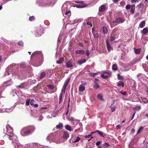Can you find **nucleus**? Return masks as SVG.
Returning <instances> with one entry per match:
<instances>
[{
  "label": "nucleus",
  "instance_id": "3c124183",
  "mask_svg": "<svg viewBox=\"0 0 148 148\" xmlns=\"http://www.w3.org/2000/svg\"><path fill=\"white\" fill-rule=\"evenodd\" d=\"M70 12L71 11L69 10L66 11V12L65 13V14L66 15H68L69 14Z\"/></svg>",
  "mask_w": 148,
  "mask_h": 148
},
{
  "label": "nucleus",
  "instance_id": "f8f14e48",
  "mask_svg": "<svg viewBox=\"0 0 148 148\" xmlns=\"http://www.w3.org/2000/svg\"><path fill=\"white\" fill-rule=\"evenodd\" d=\"M124 82L121 81H119L117 83V85L119 86H121L123 88L124 86Z\"/></svg>",
  "mask_w": 148,
  "mask_h": 148
},
{
  "label": "nucleus",
  "instance_id": "20e7f679",
  "mask_svg": "<svg viewBox=\"0 0 148 148\" xmlns=\"http://www.w3.org/2000/svg\"><path fill=\"white\" fill-rule=\"evenodd\" d=\"M87 4H84L83 5H80L77 4H75V5H74L73 6L74 7H76L77 8H83L87 6Z\"/></svg>",
  "mask_w": 148,
  "mask_h": 148
},
{
  "label": "nucleus",
  "instance_id": "9b49d317",
  "mask_svg": "<svg viewBox=\"0 0 148 148\" xmlns=\"http://www.w3.org/2000/svg\"><path fill=\"white\" fill-rule=\"evenodd\" d=\"M56 127L57 129H61L63 127V125L62 123H60L58 125H57Z\"/></svg>",
  "mask_w": 148,
  "mask_h": 148
},
{
  "label": "nucleus",
  "instance_id": "4c0bfd02",
  "mask_svg": "<svg viewBox=\"0 0 148 148\" xmlns=\"http://www.w3.org/2000/svg\"><path fill=\"white\" fill-rule=\"evenodd\" d=\"M82 84L81 85H82L83 86H85L87 85V83L85 81H82L81 82Z\"/></svg>",
  "mask_w": 148,
  "mask_h": 148
},
{
  "label": "nucleus",
  "instance_id": "2eb2a0df",
  "mask_svg": "<svg viewBox=\"0 0 148 148\" xmlns=\"http://www.w3.org/2000/svg\"><path fill=\"white\" fill-rule=\"evenodd\" d=\"M64 61V58L63 57L60 58L57 61V63L60 64L63 62Z\"/></svg>",
  "mask_w": 148,
  "mask_h": 148
},
{
  "label": "nucleus",
  "instance_id": "39448f33",
  "mask_svg": "<svg viewBox=\"0 0 148 148\" xmlns=\"http://www.w3.org/2000/svg\"><path fill=\"white\" fill-rule=\"evenodd\" d=\"M106 8L104 5H102L99 8V11L102 12H104L106 10Z\"/></svg>",
  "mask_w": 148,
  "mask_h": 148
},
{
  "label": "nucleus",
  "instance_id": "4468645a",
  "mask_svg": "<svg viewBox=\"0 0 148 148\" xmlns=\"http://www.w3.org/2000/svg\"><path fill=\"white\" fill-rule=\"evenodd\" d=\"M145 25V21H141L139 24V27L140 28H143Z\"/></svg>",
  "mask_w": 148,
  "mask_h": 148
},
{
  "label": "nucleus",
  "instance_id": "1a4fd4ad",
  "mask_svg": "<svg viewBox=\"0 0 148 148\" xmlns=\"http://www.w3.org/2000/svg\"><path fill=\"white\" fill-rule=\"evenodd\" d=\"M86 60L85 59L83 60H79L77 61V63L79 65H81L83 63H85L86 62Z\"/></svg>",
  "mask_w": 148,
  "mask_h": 148
},
{
  "label": "nucleus",
  "instance_id": "dca6fc26",
  "mask_svg": "<svg viewBox=\"0 0 148 148\" xmlns=\"http://www.w3.org/2000/svg\"><path fill=\"white\" fill-rule=\"evenodd\" d=\"M65 129L69 131H71V127L69 125H66L65 126Z\"/></svg>",
  "mask_w": 148,
  "mask_h": 148
},
{
  "label": "nucleus",
  "instance_id": "423d86ee",
  "mask_svg": "<svg viewBox=\"0 0 148 148\" xmlns=\"http://www.w3.org/2000/svg\"><path fill=\"white\" fill-rule=\"evenodd\" d=\"M75 53L77 54H80L81 55H84L85 53V52L83 50H77L75 51Z\"/></svg>",
  "mask_w": 148,
  "mask_h": 148
},
{
  "label": "nucleus",
  "instance_id": "a211bd4d",
  "mask_svg": "<svg viewBox=\"0 0 148 148\" xmlns=\"http://www.w3.org/2000/svg\"><path fill=\"white\" fill-rule=\"evenodd\" d=\"M91 135H92L91 134H90V135H88L85 136H84V137L85 138H90V139H87V140H88V141H89L90 140H91L93 138V137L91 136Z\"/></svg>",
  "mask_w": 148,
  "mask_h": 148
},
{
  "label": "nucleus",
  "instance_id": "ea45409f",
  "mask_svg": "<svg viewBox=\"0 0 148 148\" xmlns=\"http://www.w3.org/2000/svg\"><path fill=\"white\" fill-rule=\"evenodd\" d=\"M18 45L21 46H23V42L22 41H19L18 42Z\"/></svg>",
  "mask_w": 148,
  "mask_h": 148
},
{
  "label": "nucleus",
  "instance_id": "c03bdc74",
  "mask_svg": "<svg viewBox=\"0 0 148 148\" xmlns=\"http://www.w3.org/2000/svg\"><path fill=\"white\" fill-rule=\"evenodd\" d=\"M75 3H82V5H83L84 3V2L82 1H76L75 2Z\"/></svg>",
  "mask_w": 148,
  "mask_h": 148
},
{
  "label": "nucleus",
  "instance_id": "bf43d9fd",
  "mask_svg": "<svg viewBox=\"0 0 148 148\" xmlns=\"http://www.w3.org/2000/svg\"><path fill=\"white\" fill-rule=\"evenodd\" d=\"M70 80V78H68V79H67V80L65 82L68 84L69 83Z\"/></svg>",
  "mask_w": 148,
  "mask_h": 148
},
{
  "label": "nucleus",
  "instance_id": "774afa93",
  "mask_svg": "<svg viewBox=\"0 0 148 148\" xmlns=\"http://www.w3.org/2000/svg\"><path fill=\"white\" fill-rule=\"evenodd\" d=\"M36 54V53L35 52L33 53L32 55V56H34L35 54Z\"/></svg>",
  "mask_w": 148,
  "mask_h": 148
},
{
  "label": "nucleus",
  "instance_id": "4be33fe9",
  "mask_svg": "<svg viewBox=\"0 0 148 148\" xmlns=\"http://www.w3.org/2000/svg\"><path fill=\"white\" fill-rule=\"evenodd\" d=\"M112 69L114 71H116L118 69L117 66L116 64H114L112 66Z\"/></svg>",
  "mask_w": 148,
  "mask_h": 148
},
{
  "label": "nucleus",
  "instance_id": "5fc2aeb1",
  "mask_svg": "<svg viewBox=\"0 0 148 148\" xmlns=\"http://www.w3.org/2000/svg\"><path fill=\"white\" fill-rule=\"evenodd\" d=\"M139 14V12H137L135 13V15L134 16V17H136L137 16H138Z\"/></svg>",
  "mask_w": 148,
  "mask_h": 148
},
{
  "label": "nucleus",
  "instance_id": "13d9d810",
  "mask_svg": "<svg viewBox=\"0 0 148 148\" xmlns=\"http://www.w3.org/2000/svg\"><path fill=\"white\" fill-rule=\"evenodd\" d=\"M122 94L124 95H127V92L126 91H124L123 92Z\"/></svg>",
  "mask_w": 148,
  "mask_h": 148
},
{
  "label": "nucleus",
  "instance_id": "6e6d98bb",
  "mask_svg": "<svg viewBox=\"0 0 148 148\" xmlns=\"http://www.w3.org/2000/svg\"><path fill=\"white\" fill-rule=\"evenodd\" d=\"M66 89L62 88V92L61 93L62 94L63 92H64V93L65 92Z\"/></svg>",
  "mask_w": 148,
  "mask_h": 148
},
{
  "label": "nucleus",
  "instance_id": "c9c22d12",
  "mask_svg": "<svg viewBox=\"0 0 148 148\" xmlns=\"http://www.w3.org/2000/svg\"><path fill=\"white\" fill-rule=\"evenodd\" d=\"M143 128V127H141L139 128V130L138 131L137 134H138L140 133V131L142 130Z\"/></svg>",
  "mask_w": 148,
  "mask_h": 148
},
{
  "label": "nucleus",
  "instance_id": "f3484780",
  "mask_svg": "<svg viewBox=\"0 0 148 148\" xmlns=\"http://www.w3.org/2000/svg\"><path fill=\"white\" fill-rule=\"evenodd\" d=\"M135 10V6L134 5H132L131 7V9L130 10V12L132 14H133L134 13V10Z\"/></svg>",
  "mask_w": 148,
  "mask_h": 148
},
{
  "label": "nucleus",
  "instance_id": "72a5a7b5",
  "mask_svg": "<svg viewBox=\"0 0 148 148\" xmlns=\"http://www.w3.org/2000/svg\"><path fill=\"white\" fill-rule=\"evenodd\" d=\"M116 39V37L115 36H110V41H112Z\"/></svg>",
  "mask_w": 148,
  "mask_h": 148
},
{
  "label": "nucleus",
  "instance_id": "338daca9",
  "mask_svg": "<svg viewBox=\"0 0 148 148\" xmlns=\"http://www.w3.org/2000/svg\"><path fill=\"white\" fill-rule=\"evenodd\" d=\"M69 119L71 121H73V119L72 117L70 119Z\"/></svg>",
  "mask_w": 148,
  "mask_h": 148
},
{
  "label": "nucleus",
  "instance_id": "79ce46f5",
  "mask_svg": "<svg viewBox=\"0 0 148 148\" xmlns=\"http://www.w3.org/2000/svg\"><path fill=\"white\" fill-rule=\"evenodd\" d=\"M34 100L33 99H31V101L30 102V104L32 106L34 105Z\"/></svg>",
  "mask_w": 148,
  "mask_h": 148
},
{
  "label": "nucleus",
  "instance_id": "7c9ffc66",
  "mask_svg": "<svg viewBox=\"0 0 148 148\" xmlns=\"http://www.w3.org/2000/svg\"><path fill=\"white\" fill-rule=\"evenodd\" d=\"M35 19V17L34 16H30L29 18V20L30 21H34Z\"/></svg>",
  "mask_w": 148,
  "mask_h": 148
},
{
  "label": "nucleus",
  "instance_id": "052dcab7",
  "mask_svg": "<svg viewBox=\"0 0 148 148\" xmlns=\"http://www.w3.org/2000/svg\"><path fill=\"white\" fill-rule=\"evenodd\" d=\"M34 105L35 108H37L38 106V105L37 104H34Z\"/></svg>",
  "mask_w": 148,
  "mask_h": 148
},
{
  "label": "nucleus",
  "instance_id": "9d476101",
  "mask_svg": "<svg viewBox=\"0 0 148 148\" xmlns=\"http://www.w3.org/2000/svg\"><path fill=\"white\" fill-rule=\"evenodd\" d=\"M102 32L104 34H107L108 30L106 27H103L101 29Z\"/></svg>",
  "mask_w": 148,
  "mask_h": 148
},
{
  "label": "nucleus",
  "instance_id": "e433bc0d",
  "mask_svg": "<svg viewBox=\"0 0 148 148\" xmlns=\"http://www.w3.org/2000/svg\"><path fill=\"white\" fill-rule=\"evenodd\" d=\"M141 109V107L140 106H136L134 108L135 110L138 111Z\"/></svg>",
  "mask_w": 148,
  "mask_h": 148
},
{
  "label": "nucleus",
  "instance_id": "49530a36",
  "mask_svg": "<svg viewBox=\"0 0 148 148\" xmlns=\"http://www.w3.org/2000/svg\"><path fill=\"white\" fill-rule=\"evenodd\" d=\"M87 25L90 26L91 27H92V23L89 22H87Z\"/></svg>",
  "mask_w": 148,
  "mask_h": 148
},
{
  "label": "nucleus",
  "instance_id": "c85d7f7f",
  "mask_svg": "<svg viewBox=\"0 0 148 148\" xmlns=\"http://www.w3.org/2000/svg\"><path fill=\"white\" fill-rule=\"evenodd\" d=\"M62 93H61L60 94V96H59V103H60L62 101Z\"/></svg>",
  "mask_w": 148,
  "mask_h": 148
},
{
  "label": "nucleus",
  "instance_id": "e2e57ef3",
  "mask_svg": "<svg viewBox=\"0 0 148 148\" xmlns=\"http://www.w3.org/2000/svg\"><path fill=\"white\" fill-rule=\"evenodd\" d=\"M115 110V108H112V112H114V111Z\"/></svg>",
  "mask_w": 148,
  "mask_h": 148
},
{
  "label": "nucleus",
  "instance_id": "6e6552de",
  "mask_svg": "<svg viewBox=\"0 0 148 148\" xmlns=\"http://www.w3.org/2000/svg\"><path fill=\"white\" fill-rule=\"evenodd\" d=\"M85 86L82 85H80L79 88V92H83L85 90Z\"/></svg>",
  "mask_w": 148,
  "mask_h": 148
},
{
  "label": "nucleus",
  "instance_id": "69168bd1",
  "mask_svg": "<svg viewBox=\"0 0 148 148\" xmlns=\"http://www.w3.org/2000/svg\"><path fill=\"white\" fill-rule=\"evenodd\" d=\"M68 84L65 82L64 83V85L66 86H67L68 85Z\"/></svg>",
  "mask_w": 148,
  "mask_h": 148
},
{
  "label": "nucleus",
  "instance_id": "b1692460",
  "mask_svg": "<svg viewBox=\"0 0 148 148\" xmlns=\"http://www.w3.org/2000/svg\"><path fill=\"white\" fill-rule=\"evenodd\" d=\"M95 84L93 86V87L95 89H97L100 86L98 84L96 83L95 82Z\"/></svg>",
  "mask_w": 148,
  "mask_h": 148
},
{
  "label": "nucleus",
  "instance_id": "8fccbe9b",
  "mask_svg": "<svg viewBox=\"0 0 148 148\" xmlns=\"http://www.w3.org/2000/svg\"><path fill=\"white\" fill-rule=\"evenodd\" d=\"M101 143V142L100 141H97L96 143V144L97 146H98Z\"/></svg>",
  "mask_w": 148,
  "mask_h": 148
},
{
  "label": "nucleus",
  "instance_id": "37998d69",
  "mask_svg": "<svg viewBox=\"0 0 148 148\" xmlns=\"http://www.w3.org/2000/svg\"><path fill=\"white\" fill-rule=\"evenodd\" d=\"M109 145L108 143H105L103 145L104 147H108L109 146Z\"/></svg>",
  "mask_w": 148,
  "mask_h": 148
},
{
  "label": "nucleus",
  "instance_id": "0e129e2a",
  "mask_svg": "<svg viewBox=\"0 0 148 148\" xmlns=\"http://www.w3.org/2000/svg\"><path fill=\"white\" fill-rule=\"evenodd\" d=\"M135 113H134L133 115L132 116V118L131 119V120H132L133 118H134V115L135 114Z\"/></svg>",
  "mask_w": 148,
  "mask_h": 148
},
{
  "label": "nucleus",
  "instance_id": "603ef678",
  "mask_svg": "<svg viewBox=\"0 0 148 148\" xmlns=\"http://www.w3.org/2000/svg\"><path fill=\"white\" fill-rule=\"evenodd\" d=\"M131 131L132 134H133L135 132V130L134 129L132 128L131 129Z\"/></svg>",
  "mask_w": 148,
  "mask_h": 148
},
{
  "label": "nucleus",
  "instance_id": "bb28decb",
  "mask_svg": "<svg viewBox=\"0 0 148 148\" xmlns=\"http://www.w3.org/2000/svg\"><path fill=\"white\" fill-rule=\"evenodd\" d=\"M92 33L93 34L94 38H99V35L98 33H94L93 32H92Z\"/></svg>",
  "mask_w": 148,
  "mask_h": 148
},
{
  "label": "nucleus",
  "instance_id": "58836bf2",
  "mask_svg": "<svg viewBox=\"0 0 148 148\" xmlns=\"http://www.w3.org/2000/svg\"><path fill=\"white\" fill-rule=\"evenodd\" d=\"M131 7V6L130 4H128L126 6L125 8L127 10H128L130 9Z\"/></svg>",
  "mask_w": 148,
  "mask_h": 148
},
{
  "label": "nucleus",
  "instance_id": "2f4dec72",
  "mask_svg": "<svg viewBox=\"0 0 148 148\" xmlns=\"http://www.w3.org/2000/svg\"><path fill=\"white\" fill-rule=\"evenodd\" d=\"M101 77L104 79H106L109 77L108 75H105L104 74H102L101 75Z\"/></svg>",
  "mask_w": 148,
  "mask_h": 148
},
{
  "label": "nucleus",
  "instance_id": "393cba45",
  "mask_svg": "<svg viewBox=\"0 0 148 148\" xmlns=\"http://www.w3.org/2000/svg\"><path fill=\"white\" fill-rule=\"evenodd\" d=\"M141 50L140 49H135L134 52L136 54H139Z\"/></svg>",
  "mask_w": 148,
  "mask_h": 148
},
{
  "label": "nucleus",
  "instance_id": "f257e3e1",
  "mask_svg": "<svg viewBox=\"0 0 148 148\" xmlns=\"http://www.w3.org/2000/svg\"><path fill=\"white\" fill-rule=\"evenodd\" d=\"M35 129V127L33 125L27 126L22 129L21 133L23 136H25L32 134Z\"/></svg>",
  "mask_w": 148,
  "mask_h": 148
},
{
  "label": "nucleus",
  "instance_id": "864d4df0",
  "mask_svg": "<svg viewBox=\"0 0 148 148\" xmlns=\"http://www.w3.org/2000/svg\"><path fill=\"white\" fill-rule=\"evenodd\" d=\"M138 0H130L131 2L132 3H134L137 1Z\"/></svg>",
  "mask_w": 148,
  "mask_h": 148
},
{
  "label": "nucleus",
  "instance_id": "473e14b6",
  "mask_svg": "<svg viewBox=\"0 0 148 148\" xmlns=\"http://www.w3.org/2000/svg\"><path fill=\"white\" fill-rule=\"evenodd\" d=\"M5 137H8L9 138V139L10 140H12V138L13 136L10 135H9L8 134H6L5 135Z\"/></svg>",
  "mask_w": 148,
  "mask_h": 148
},
{
  "label": "nucleus",
  "instance_id": "680f3d73",
  "mask_svg": "<svg viewBox=\"0 0 148 148\" xmlns=\"http://www.w3.org/2000/svg\"><path fill=\"white\" fill-rule=\"evenodd\" d=\"M18 87L19 88H23V86L22 85H20L18 86Z\"/></svg>",
  "mask_w": 148,
  "mask_h": 148
},
{
  "label": "nucleus",
  "instance_id": "cd10ccee",
  "mask_svg": "<svg viewBox=\"0 0 148 148\" xmlns=\"http://www.w3.org/2000/svg\"><path fill=\"white\" fill-rule=\"evenodd\" d=\"M97 97L98 99L101 100L103 101V96L101 94H99L97 95Z\"/></svg>",
  "mask_w": 148,
  "mask_h": 148
},
{
  "label": "nucleus",
  "instance_id": "5701e85b",
  "mask_svg": "<svg viewBox=\"0 0 148 148\" xmlns=\"http://www.w3.org/2000/svg\"><path fill=\"white\" fill-rule=\"evenodd\" d=\"M47 86L48 88L51 90H53L54 88V86H53V85H52L51 84H49L47 85Z\"/></svg>",
  "mask_w": 148,
  "mask_h": 148
},
{
  "label": "nucleus",
  "instance_id": "a19ab883",
  "mask_svg": "<svg viewBox=\"0 0 148 148\" xmlns=\"http://www.w3.org/2000/svg\"><path fill=\"white\" fill-rule=\"evenodd\" d=\"M14 146L16 148H18V147H19V146H21L20 145L18 144L17 143H14Z\"/></svg>",
  "mask_w": 148,
  "mask_h": 148
},
{
  "label": "nucleus",
  "instance_id": "aec40b11",
  "mask_svg": "<svg viewBox=\"0 0 148 148\" xmlns=\"http://www.w3.org/2000/svg\"><path fill=\"white\" fill-rule=\"evenodd\" d=\"M95 132H98V133L101 136L104 137L103 135V132H100L99 130H97L95 132H92V134L94 133Z\"/></svg>",
  "mask_w": 148,
  "mask_h": 148
},
{
  "label": "nucleus",
  "instance_id": "09e8293b",
  "mask_svg": "<svg viewBox=\"0 0 148 148\" xmlns=\"http://www.w3.org/2000/svg\"><path fill=\"white\" fill-rule=\"evenodd\" d=\"M121 128V126L119 125H117L116 127V129L117 130L119 129H120Z\"/></svg>",
  "mask_w": 148,
  "mask_h": 148
},
{
  "label": "nucleus",
  "instance_id": "c756f323",
  "mask_svg": "<svg viewBox=\"0 0 148 148\" xmlns=\"http://www.w3.org/2000/svg\"><path fill=\"white\" fill-rule=\"evenodd\" d=\"M80 139L81 138L77 136V137L76 139L75 140L73 141V143H75L78 142L80 140Z\"/></svg>",
  "mask_w": 148,
  "mask_h": 148
},
{
  "label": "nucleus",
  "instance_id": "de8ad7c7",
  "mask_svg": "<svg viewBox=\"0 0 148 148\" xmlns=\"http://www.w3.org/2000/svg\"><path fill=\"white\" fill-rule=\"evenodd\" d=\"M143 4L142 3H140L139 4H138V6L140 8H141L143 7Z\"/></svg>",
  "mask_w": 148,
  "mask_h": 148
},
{
  "label": "nucleus",
  "instance_id": "a18cd8bd",
  "mask_svg": "<svg viewBox=\"0 0 148 148\" xmlns=\"http://www.w3.org/2000/svg\"><path fill=\"white\" fill-rule=\"evenodd\" d=\"M86 54L87 56H88L89 55L90 53L89 50H87L86 51Z\"/></svg>",
  "mask_w": 148,
  "mask_h": 148
},
{
  "label": "nucleus",
  "instance_id": "412c9836",
  "mask_svg": "<svg viewBox=\"0 0 148 148\" xmlns=\"http://www.w3.org/2000/svg\"><path fill=\"white\" fill-rule=\"evenodd\" d=\"M46 75V73L44 72H42L40 74V79H42Z\"/></svg>",
  "mask_w": 148,
  "mask_h": 148
},
{
  "label": "nucleus",
  "instance_id": "4d7b16f0",
  "mask_svg": "<svg viewBox=\"0 0 148 148\" xmlns=\"http://www.w3.org/2000/svg\"><path fill=\"white\" fill-rule=\"evenodd\" d=\"M78 45L80 46L83 47L84 46L80 42H79L78 43Z\"/></svg>",
  "mask_w": 148,
  "mask_h": 148
},
{
  "label": "nucleus",
  "instance_id": "ddd939ff",
  "mask_svg": "<svg viewBox=\"0 0 148 148\" xmlns=\"http://www.w3.org/2000/svg\"><path fill=\"white\" fill-rule=\"evenodd\" d=\"M142 33L143 34H146L148 32V28H145L141 31Z\"/></svg>",
  "mask_w": 148,
  "mask_h": 148
},
{
  "label": "nucleus",
  "instance_id": "6ab92c4d",
  "mask_svg": "<svg viewBox=\"0 0 148 148\" xmlns=\"http://www.w3.org/2000/svg\"><path fill=\"white\" fill-rule=\"evenodd\" d=\"M63 137V138L66 139L69 137V135L67 132H64Z\"/></svg>",
  "mask_w": 148,
  "mask_h": 148
},
{
  "label": "nucleus",
  "instance_id": "f03ea898",
  "mask_svg": "<svg viewBox=\"0 0 148 148\" xmlns=\"http://www.w3.org/2000/svg\"><path fill=\"white\" fill-rule=\"evenodd\" d=\"M125 20V19L119 17L116 18L115 21H112V23H115L116 24V25H115L114 24V25H112L111 27H113L115 26H116L117 24L123 23Z\"/></svg>",
  "mask_w": 148,
  "mask_h": 148
},
{
  "label": "nucleus",
  "instance_id": "a878e982",
  "mask_svg": "<svg viewBox=\"0 0 148 148\" xmlns=\"http://www.w3.org/2000/svg\"><path fill=\"white\" fill-rule=\"evenodd\" d=\"M30 99H27L26 100V102L25 103V105L26 106H28L29 105V104L30 103Z\"/></svg>",
  "mask_w": 148,
  "mask_h": 148
},
{
  "label": "nucleus",
  "instance_id": "0eeeda50",
  "mask_svg": "<svg viewBox=\"0 0 148 148\" xmlns=\"http://www.w3.org/2000/svg\"><path fill=\"white\" fill-rule=\"evenodd\" d=\"M106 44L107 49L108 51L109 52L112 49V47L111 46L110 43L108 42L107 40H106Z\"/></svg>",
  "mask_w": 148,
  "mask_h": 148
},
{
  "label": "nucleus",
  "instance_id": "7ed1b4c3",
  "mask_svg": "<svg viewBox=\"0 0 148 148\" xmlns=\"http://www.w3.org/2000/svg\"><path fill=\"white\" fill-rule=\"evenodd\" d=\"M72 61L69 60L66 63V66L67 68H71L73 66Z\"/></svg>",
  "mask_w": 148,
  "mask_h": 148
},
{
  "label": "nucleus",
  "instance_id": "f704fd0d",
  "mask_svg": "<svg viewBox=\"0 0 148 148\" xmlns=\"http://www.w3.org/2000/svg\"><path fill=\"white\" fill-rule=\"evenodd\" d=\"M117 77L118 79L121 80L123 78V76L120 75L119 74H118L117 75Z\"/></svg>",
  "mask_w": 148,
  "mask_h": 148
}]
</instances>
